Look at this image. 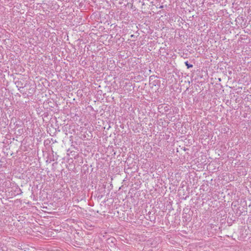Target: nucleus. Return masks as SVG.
<instances>
[{
	"label": "nucleus",
	"instance_id": "f257e3e1",
	"mask_svg": "<svg viewBox=\"0 0 251 251\" xmlns=\"http://www.w3.org/2000/svg\"><path fill=\"white\" fill-rule=\"evenodd\" d=\"M164 109V110H169V105L167 104H160L158 106V110Z\"/></svg>",
	"mask_w": 251,
	"mask_h": 251
},
{
	"label": "nucleus",
	"instance_id": "f03ea898",
	"mask_svg": "<svg viewBox=\"0 0 251 251\" xmlns=\"http://www.w3.org/2000/svg\"><path fill=\"white\" fill-rule=\"evenodd\" d=\"M185 64L186 65L188 68H192L193 66V65L189 64L188 61H186L185 62Z\"/></svg>",
	"mask_w": 251,
	"mask_h": 251
},
{
	"label": "nucleus",
	"instance_id": "7ed1b4c3",
	"mask_svg": "<svg viewBox=\"0 0 251 251\" xmlns=\"http://www.w3.org/2000/svg\"><path fill=\"white\" fill-rule=\"evenodd\" d=\"M16 84H17V87H19V85H20V84H19V82H16Z\"/></svg>",
	"mask_w": 251,
	"mask_h": 251
},
{
	"label": "nucleus",
	"instance_id": "20e7f679",
	"mask_svg": "<svg viewBox=\"0 0 251 251\" xmlns=\"http://www.w3.org/2000/svg\"><path fill=\"white\" fill-rule=\"evenodd\" d=\"M23 88V86H20V88H19V90H20V89H21V88Z\"/></svg>",
	"mask_w": 251,
	"mask_h": 251
}]
</instances>
